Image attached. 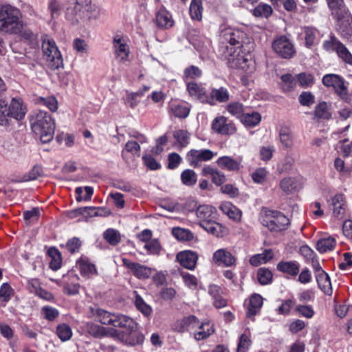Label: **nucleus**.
Wrapping results in <instances>:
<instances>
[{"instance_id": "f257e3e1", "label": "nucleus", "mask_w": 352, "mask_h": 352, "mask_svg": "<svg viewBox=\"0 0 352 352\" xmlns=\"http://www.w3.org/2000/svg\"><path fill=\"white\" fill-rule=\"evenodd\" d=\"M250 38L246 33L239 29L225 25L220 27L219 52L228 61V67L252 73L254 69V61L250 54Z\"/></svg>"}, {"instance_id": "f03ea898", "label": "nucleus", "mask_w": 352, "mask_h": 352, "mask_svg": "<svg viewBox=\"0 0 352 352\" xmlns=\"http://www.w3.org/2000/svg\"><path fill=\"white\" fill-rule=\"evenodd\" d=\"M90 313L96 321L104 325H110L125 329L127 334H120L117 330L115 333L126 344L134 346L143 342L144 336L136 331L138 324L130 317L109 312L99 307H91Z\"/></svg>"}, {"instance_id": "7ed1b4c3", "label": "nucleus", "mask_w": 352, "mask_h": 352, "mask_svg": "<svg viewBox=\"0 0 352 352\" xmlns=\"http://www.w3.org/2000/svg\"><path fill=\"white\" fill-rule=\"evenodd\" d=\"M99 11L91 0H73L66 10L65 17L71 23L75 24L93 19H97Z\"/></svg>"}, {"instance_id": "20e7f679", "label": "nucleus", "mask_w": 352, "mask_h": 352, "mask_svg": "<svg viewBox=\"0 0 352 352\" xmlns=\"http://www.w3.org/2000/svg\"><path fill=\"white\" fill-rule=\"evenodd\" d=\"M30 122L32 131L39 135L43 143H48L53 139L55 122L47 112L34 111L31 116Z\"/></svg>"}, {"instance_id": "39448f33", "label": "nucleus", "mask_w": 352, "mask_h": 352, "mask_svg": "<svg viewBox=\"0 0 352 352\" xmlns=\"http://www.w3.org/2000/svg\"><path fill=\"white\" fill-rule=\"evenodd\" d=\"M20 10L10 5L1 6L0 34H17L21 28Z\"/></svg>"}, {"instance_id": "423d86ee", "label": "nucleus", "mask_w": 352, "mask_h": 352, "mask_svg": "<svg viewBox=\"0 0 352 352\" xmlns=\"http://www.w3.org/2000/svg\"><path fill=\"white\" fill-rule=\"evenodd\" d=\"M26 111V107L20 98H12L9 105L4 100H0V125H9L10 118L22 120Z\"/></svg>"}, {"instance_id": "0eeeda50", "label": "nucleus", "mask_w": 352, "mask_h": 352, "mask_svg": "<svg viewBox=\"0 0 352 352\" xmlns=\"http://www.w3.org/2000/svg\"><path fill=\"white\" fill-rule=\"evenodd\" d=\"M259 220L263 226L274 232L285 230L289 225V220L285 214L273 210H262Z\"/></svg>"}, {"instance_id": "6e6552de", "label": "nucleus", "mask_w": 352, "mask_h": 352, "mask_svg": "<svg viewBox=\"0 0 352 352\" xmlns=\"http://www.w3.org/2000/svg\"><path fill=\"white\" fill-rule=\"evenodd\" d=\"M42 50L48 68L55 70L63 66V58L55 41L47 35L42 37Z\"/></svg>"}, {"instance_id": "1a4fd4ad", "label": "nucleus", "mask_w": 352, "mask_h": 352, "mask_svg": "<svg viewBox=\"0 0 352 352\" xmlns=\"http://www.w3.org/2000/svg\"><path fill=\"white\" fill-rule=\"evenodd\" d=\"M322 47L328 52H335L344 63L352 66V54L334 35H331L329 39L324 41Z\"/></svg>"}, {"instance_id": "9d476101", "label": "nucleus", "mask_w": 352, "mask_h": 352, "mask_svg": "<svg viewBox=\"0 0 352 352\" xmlns=\"http://www.w3.org/2000/svg\"><path fill=\"white\" fill-rule=\"evenodd\" d=\"M216 155L217 153L208 148L190 149L186 153V160L190 166L199 168L203 163L212 160Z\"/></svg>"}, {"instance_id": "9b49d317", "label": "nucleus", "mask_w": 352, "mask_h": 352, "mask_svg": "<svg viewBox=\"0 0 352 352\" xmlns=\"http://www.w3.org/2000/svg\"><path fill=\"white\" fill-rule=\"evenodd\" d=\"M272 49L280 57L285 59L292 58L296 53L294 43L284 35L275 38L272 43Z\"/></svg>"}, {"instance_id": "f8f14e48", "label": "nucleus", "mask_w": 352, "mask_h": 352, "mask_svg": "<svg viewBox=\"0 0 352 352\" xmlns=\"http://www.w3.org/2000/svg\"><path fill=\"white\" fill-rule=\"evenodd\" d=\"M322 83L326 87H332L335 92L343 100L349 98L348 89L345 85L344 79L337 74H326L322 78Z\"/></svg>"}, {"instance_id": "ddd939ff", "label": "nucleus", "mask_w": 352, "mask_h": 352, "mask_svg": "<svg viewBox=\"0 0 352 352\" xmlns=\"http://www.w3.org/2000/svg\"><path fill=\"white\" fill-rule=\"evenodd\" d=\"M113 50L115 58L120 63L129 60L130 47L126 41L120 35H116L113 39Z\"/></svg>"}, {"instance_id": "4468645a", "label": "nucleus", "mask_w": 352, "mask_h": 352, "mask_svg": "<svg viewBox=\"0 0 352 352\" xmlns=\"http://www.w3.org/2000/svg\"><path fill=\"white\" fill-rule=\"evenodd\" d=\"M329 203L333 217L338 219H343L347 208L346 201L344 195L341 193L335 195L329 201Z\"/></svg>"}, {"instance_id": "2eb2a0df", "label": "nucleus", "mask_w": 352, "mask_h": 352, "mask_svg": "<svg viewBox=\"0 0 352 352\" xmlns=\"http://www.w3.org/2000/svg\"><path fill=\"white\" fill-rule=\"evenodd\" d=\"M212 128L221 135H232L236 131L234 124L224 116L217 117L212 122Z\"/></svg>"}, {"instance_id": "dca6fc26", "label": "nucleus", "mask_w": 352, "mask_h": 352, "mask_svg": "<svg viewBox=\"0 0 352 352\" xmlns=\"http://www.w3.org/2000/svg\"><path fill=\"white\" fill-rule=\"evenodd\" d=\"M63 291L68 295H76L79 292V277L74 272H69L63 276L60 280Z\"/></svg>"}, {"instance_id": "f3484780", "label": "nucleus", "mask_w": 352, "mask_h": 352, "mask_svg": "<svg viewBox=\"0 0 352 352\" xmlns=\"http://www.w3.org/2000/svg\"><path fill=\"white\" fill-rule=\"evenodd\" d=\"M214 263L226 267L236 265V258L227 249L221 248L215 251L212 256Z\"/></svg>"}, {"instance_id": "a211bd4d", "label": "nucleus", "mask_w": 352, "mask_h": 352, "mask_svg": "<svg viewBox=\"0 0 352 352\" xmlns=\"http://www.w3.org/2000/svg\"><path fill=\"white\" fill-rule=\"evenodd\" d=\"M230 100V93L227 88H211L208 92L206 104L214 106L217 103L227 102Z\"/></svg>"}, {"instance_id": "6ab92c4d", "label": "nucleus", "mask_w": 352, "mask_h": 352, "mask_svg": "<svg viewBox=\"0 0 352 352\" xmlns=\"http://www.w3.org/2000/svg\"><path fill=\"white\" fill-rule=\"evenodd\" d=\"M122 263L139 279L148 278L152 274L151 268L146 265L132 262L125 258L122 259Z\"/></svg>"}, {"instance_id": "aec40b11", "label": "nucleus", "mask_w": 352, "mask_h": 352, "mask_svg": "<svg viewBox=\"0 0 352 352\" xmlns=\"http://www.w3.org/2000/svg\"><path fill=\"white\" fill-rule=\"evenodd\" d=\"M196 216L199 220V225L210 223L217 219V212L214 207L210 205H202L197 207Z\"/></svg>"}, {"instance_id": "412c9836", "label": "nucleus", "mask_w": 352, "mask_h": 352, "mask_svg": "<svg viewBox=\"0 0 352 352\" xmlns=\"http://www.w3.org/2000/svg\"><path fill=\"white\" fill-rule=\"evenodd\" d=\"M76 266L84 278H91L98 274L96 265L86 256H80L76 261Z\"/></svg>"}, {"instance_id": "4be33fe9", "label": "nucleus", "mask_w": 352, "mask_h": 352, "mask_svg": "<svg viewBox=\"0 0 352 352\" xmlns=\"http://www.w3.org/2000/svg\"><path fill=\"white\" fill-rule=\"evenodd\" d=\"M198 324V318L193 315H190L175 322L172 325V329L176 332L183 333L195 329Z\"/></svg>"}, {"instance_id": "5701e85b", "label": "nucleus", "mask_w": 352, "mask_h": 352, "mask_svg": "<svg viewBox=\"0 0 352 352\" xmlns=\"http://www.w3.org/2000/svg\"><path fill=\"white\" fill-rule=\"evenodd\" d=\"M177 260L179 264L190 270L195 269L198 260V254L191 250L179 252L177 254Z\"/></svg>"}, {"instance_id": "b1692460", "label": "nucleus", "mask_w": 352, "mask_h": 352, "mask_svg": "<svg viewBox=\"0 0 352 352\" xmlns=\"http://www.w3.org/2000/svg\"><path fill=\"white\" fill-rule=\"evenodd\" d=\"M241 162V157L234 159L230 156L225 155L219 157L216 161V163L217 166L223 170L238 172L242 167Z\"/></svg>"}, {"instance_id": "393cba45", "label": "nucleus", "mask_w": 352, "mask_h": 352, "mask_svg": "<svg viewBox=\"0 0 352 352\" xmlns=\"http://www.w3.org/2000/svg\"><path fill=\"white\" fill-rule=\"evenodd\" d=\"M186 89L190 96L193 99L206 104L208 91L202 84H198L195 82H187Z\"/></svg>"}, {"instance_id": "a878e982", "label": "nucleus", "mask_w": 352, "mask_h": 352, "mask_svg": "<svg viewBox=\"0 0 352 352\" xmlns=\"http://www.w3.org/2000/svg\"><path fill=\"white\" fill-rule=\"evenodd\" d=\"M336 19L338 21V30L340 35L348 40L351 39L352 38V16L350 12L347 13V16Z\"/></svg>"}, {"instance_id": "bb28decb", "label": "nucleus", "mask_w": 352, "mask_h": 352, "mask_svg": "<svg viewBox=\"0 0 352 352\" xmlns=\"http://www.w3.org/2000/svg\"><path fill=\"white\" fill-rule=\"evenodd\" d=\"M155 21L157 26L161 28L168 29L174 25L171 14L163 6L156 13Z\"/></svg>"}, {"instance_id": "cd10ccee", "label": "nucleus", "mask_w": 352, "mask_h": 352, "mask_svg": "<svg viewBox=\"0 0 352 352\" xmlns=\"http://www.w3.org/2000/svg\"><path fill=\"white\" fill-rule=\"evenodd\" d=\"M276 268L282 273L296 277L299 274L300 265L296 261H281L277 264Z\"/></svg>"}, {"instance_id": "c85d7f7f", "label": "nucleus", "mask_w": 352, "mask_h": 352, "mask_svg": "<svg viewBox=\"0 0 352 352\" xmlns=\"http://www.w3.org/2000/svg\"><path fill=\"white\" fill-rule=\"evenodd\" d=\"M197 327L198 329L194 332V338L198 341L205 340L214 333V324L209 321L199 322Z\"/></svg>"}, {"instance_id": "c756f323", "label": "nucleus", "mask_w": 352, "mask_h": 352, "mask_svg": "<svg viewBox=\"0 0 352 352\" xmlns=\"http://www.w3.org/2000/svg\"><path fill=\"white\" fill-rule=\"evenodd\" d=\"M327 1L332 16L336 19H342L347 16V13L349 12L343 0H327Z\"/></svg>"}, {"instance_id": "7c9ffc66", "label": "nucleus", "mask_w": 352, "mask_h": 352, "mask_svg": "<svg viewBox=\"0 0 352 352\" xmlns=\"http://www.w3.org/2000/svg\"><path fill=\"white\" fill-rule=\"evenodd\" d=\"M263 306V298L261 295L254 294L249 299L247 307L246 316L248 318L254 317L259 311Z\"/></svg>"}, {"instance_id": "2f4dec72", "label": "nucleus", "mask_w": 352, "mask_h": 352, "mask_svg": "<svg viewBox=\"0 0 352 352\" xmlns=\"http://www.w3.org/2000/svg\"><path fill=\"white\" fill-rule=\"evenodd\" d=\"M301 34L304 36L305 46L308 48H311L315 45L320 33L314 27L304 26L302 28Z\"/></svg>"}, {"instance_id": "473e14b6", "label": "nucleus", "mask_w": 352, "mask_h": 352, "mask_svg": "<svg viewBox=\"0 0 352 352\" xmlns=\"http://www.w3.org/2000/svg\"><path fill=\"white\" fill-rule=\"evenodd\" d=\"M220 210L226 214L230 219L235 221H239L241 218L242 212L229 201L222 202L219 207Z\"/></svg>"}, {"instance_id": "72a5a7b5", "label": "nucleus", "mask_w": 352, "mask_h": 352, "mask_svg": "<svg viewBox=\"0 0 352 352\" xmlns=\"http://www.w3.org/2000/svg\"><path fill=\"white\" fill-rule=\"evenodd\" d=\"M274 257V253L271 249H267L261 254H254L250 258L251 265L257 267L272 260Z\"/></svg>"}, {"instance_id": "f704fd0d", "label": "nucleus", "mask_w": 352, "mask_h": 352, "mask_svg": "<svg viewBox=\"0 0 352 352\" xmlns=\"http://www.w3.org/2000/svg\"><path fill=\"white\" fill-rule=\"evenodd\" d=\"M279 139L283 146L291 148L294 145V135L290 128L282 126L279 131Z\"/></svg>"}, {"instance_id": "c9c22d12", "label": "nucleus", "mask_w": 352, "mask_h": 352, "mask_svg": "<svg viewBox=\"0 0 352 352\" xmlns=\"http://www.w3.org/2000/svg\"><path fill=\"white\" fill-rule=\"evenodd\" d=\"M171 113L177 118H185L190 113V108L186 104L172 102L170 104Z\"/></svg>"}, {"instance_id": "e433bc0d", "label": "nucleus", "mask_w": 352, "mask_h": 352, "mask_svg": "<svg viewBox=\"0 0 352 352\" xmlns=\"http://www.w3.org/2000/svg\"><path fill=\"white\" fill-rule=\"evenodd\" d=\"M336 245V240L333 236L323 237L318 241L316 249L320 253H325L333 250Z\"/></svg>"}, {"instance_id": "4c0bfd02", "label": "nucleus", "mask_w": 352, "mask_h": 352, "mask_svg": "<svg viewBox=\"0 0 352 352\" xmlns=\"http://www.w3.org/2000/svg\"><path fill=\"white\" fill-rule=\"evenodd\" d=\"M261 120V116L258 112L245 111V114L241 118V122L246 126L254 127L258 125Z\"/></svg>"}, {"instance_id": "58836bf2", "label": "nucleus", "mask_w": 352, "mask_h": 352, "mask_svg": "<svg viewBox=\"0 0 352 352\" xmlns=\"http://www.w3.org/2000/svg\"><path fill=\"white\" fill-rule=\"evenodd\" d=\"M207 232L217 236L221 237L225 234V228L215 221L203 224L201 226Z\"/></svg>"}, {"instance_id": "ea45409f", "label": "nucleus", "mask_w": 352, "mask_h": 352, "mask_svg": "<svg viewBox=\"0 0 352 352\" xmlns=\"http://www.w3.org/2000/svg\"><path fill=\"white\" fill-rule=\"evenodd\" d=\"M251 12L256 17L267 19L272 15L273 10L271 6L267 3H260L251 11Z\"/></svg>"}, {"instance_id": "a19ab883", "label": "nucleus", "mask_w": 352, "mask_h": 352, "mask_svg": "<svg viewBox=\"0 0 352 352\" xmlns=\"http://www.w3.org/2000/svg\"><path fill=\"white\" fill-rule=\"evenodd\" d=\"M280 186L286 193H291L300 188V184L295 177H287L280 181Z\"/></svg>"}, {"instance_id": "79ce46f5", "label": "nucleus", "mask_w": 352, "mask_h": 352, "mask_svg": "<svg viewBox=\"0 0 352 352\" xmlns=\"http://www.w3.org/2000/svg\"><path fill=\"white\" fill-rule=\"evenodd\" d=\"M48 255L51 260L50 267L52 270H57L61 267L62 257L59 251L55 248H51L48 250Z\"/></svg>"}, {"instance_id": "37998d69", "label": "nucleus", "mask_w": 352, "mask_h": 352, "mask_svg": "<svg viewBox=\"0 0 352 352\" xmlns=\"http://www.w3.org/2000/svg\"><path fill=\"white\" fill-rule=\"evenodd\" d=\"M190 15L192 19L201 21L202 19V1L201 0H192L190 5Z\"/></svg>"}, {"instance_id": "c03bdc74", "label": "nucleus", "mask_w": 352, "mask_h": 352, "mask_svg": "<svg viewBox=\"0 0 352 352\" xmlns=\"http://www.w3.org/2000/svg\"><path fill=\"white\" fill-rule=\"evenodd\" d=\"M295 158L292 153H287L284 159L278 165L279 173H287L292 170L294 166Z\"/></svg>"}, {"instance_id": "a18cd8bd", "label": "nucleus", "mask_w": 352, "mask_h": 352, "mask_svg": "<svg viewBox=\"0 0 352 352\" xmlns=\"http://www.w3.org/2000/svg\"><path fill=\"white\" fill-rule=\"evenodd\" d=\"M172 234L181 241H190L194 239V234L190 230L179 227L173 228Z\"/></svg>"}, {"instance_id": "49530a36", "label": "nucleus", "mask_w": 352, "mask_h": 352, "mask_svg": "<svg viewBox=\"0 0 352 352\" xmlns=\"http://www.w3.org/2000/svg\"><path fill=\"white\" fill-rule=\"evenodd\" d=\"M318 287L325 294H329L331 290V284L329 275L324 272L316 276Z\"/></svg>"}, {"instance_id": "de8ad7c7", "label": "nucleus", "mask_w": 352, "mask_h": 352, "mask_svg": "<svg viewBox=\"0 0 352 352\" xmlns=\"http://www.w3.org/2000/svg\"><path fill=\"white\" fill-rule=\"evenodd\" d=\"M315 116L319 119L329 120L331 113L327 102H322L318 104L314 111Z\"/></svg>"}, {"instance_id": "09e8293b", "label": "nucleus", "mask_w": 352, "mask_h": 352, "mask_svg": "<svg viewBox=\"0 0 352 352\" xmlns=\"http://www.w3.org/2000/svg\"><path fill=\"white\" fill-rule=\"evenodd\" d=\"M226 110L233 116L241 120L242 116L245 114L246 109L244 106L237 102H231L226 107Z\"/></svg>"}, {"instance_id": "8fccbe9b", "label": "nucleus", "mask_w": 352, "mask_h": 352, "mask_svg": "<svg viewBox=\"0 0 352 352\" xmlns=\"http://www.w3.org/2000/svg\"><path fill=\"white\" fill-rule=\"evenodd\" d=\"M202 72L198 67L190 65L184 69L183 78L187 83L189 80L200 78Z\"/></svg>"}, {"instance_id": "3c124183", "label": "nucleus", "mask_w": 352, "mask_h": 352, "mask_svg": "<svg viewBox=\"0 0 352 352\" xmlns=\"http://www.w3.org/2000/svg\"><path fill=\"white\" fill-rule=\"evenodd\" d=\"M135 294H137L135 292ZM135 305L136 308L146 317H148L152 314V308L146 304L142 298L138 295H135Z\"/></svg>"}, {"instance_id": "603ef678", "label": "nucleus", "mask_w": 352, "mask_h": 352, "mask_svg": "<svg viewBox=\"0 0 352 352\" xmlns=\"http://www.w3.org/2000/svg\"><path fill=\"white\" fill-rule=\"evenodd\" d=\"M56 334L61 341L65 342L71 339L72 331L68 324L63 323L57 326Z\"/></svg>"}, {"instance_id": "864d4df0", "label": "nucleus", "mask_w": 352, "mask_h": 352, "mask_svg": "<svg viewBox=\"0 0 352 352\" xmlns=\"http://www.w3.org/2000/svg\"><path fill=\"white\" fill-rule=\"evenodd\" d=\"M86 331L95 338H101L106 334V329L97 324L88 322L85 327Z\"/></svg>"}, {"instance_id": "5fc2aeb1", "label": "nucleus", "mask_w": 352, "mask_h": 352, "mask_svg": "<svg viewBox=\"0 0 352 352\" xmlns=\"http://www.w3.org/2000/svg\"><path fill=\"white\" fill-rule=\"evenodd\" d=\"M294 312L297 315L309 319L311 318L315 314V311L312 306L301 304H296L294 307Z\"/></svg>"}, {"instance_id": "6e6d98bb", "label": "nucleus", "mask_w": 352, "mask_h": 352, "mask_svg": "<svg viewBox=\"0 0 352 352\" xmlns=\"http://www.w3.org/2000/svg\"><path fill=\"white\" fill-rule=\"evenodd\" d=\"M181 180L186 186H193L197 180V175L193 170L186 169L181 174Z\"/></svg>"}, {"instance_id": "4d7b16f0", "label": "nucleus", "mask_w": 352, "mask_h": 352, "mask_svg": "<svg viewBox=\"0 0 352 352\" xmlns=\"http://www.w3.org/2000/svg\"><path fill=\"white\" fill-rule=\"evenodd\" d=\"M103 237L111 245H118L121 240L119 232L111 228L103 233Z\"/></svg>"}, {"instance_id": "13d9d810", "label": "nucleus", "mask_w": 352, "mask_h": 352, "mask_svg": "<svg viewBox=\"0 0 352 352\" xmlns=\"http://www.w3.org/2000/svg\"><path fill=\"white\" fill-rule=\"evenodd\" d=\"M282 89L284 91H290L298 84L296 76L294 77L291 74H285L281 76Z\"/></svg>"}, {"instance_id": "bf43d9fd", "label": "nucleus", "mask_w": 352, "mask_h": 352, "mask_svg": "<svg viewBox=\"0 0 352 352\" xmlns=\"http://www.w3.org/2000/svg\"><path fill=\"white\" fill-rule=\"evenodd\" d=\"M257 279L261 285H267L272 282V273L265 267L260 268L257 272Z\"/></svg>"}, {"instance_id": "052dcab7", "label": "nucleus", "mask_w": 352, "mask_h": 352, "mask_svg": "<svg viewBox=\"0 0 352 352\" xmlns=\"http://www.w3.org/2000/svg\"><path fill=\"white\" fill-rule=\"evenodd\" d=\"M73 49L79 54H87L89 50V45L84 39L76 38L72 43Z\"/></svg>"}, {"instance_id": "680f3d73", "label": "nucleus", "mask_w": 352, "mask_h": 352, "mask_svg": "<svg viewBox=\"0 0 352 352\" xmlns=\"http://www.w3.org/2000/svg\"><path fill=\"white\" fill-rule=\"evenodd\" d=\"M296 305L295 300L292 299L285 300L282 302L281 305L278 308L277 312L278 314L289 315L292 308Z\"/></svg>"}, {"instance_id": "e2e57ef3", "label": "nucleus", "mask_w": 352, "mask_h": 352, "mask_svg": "<svg viewBox=\"0 0 352 352\" xmlns=\"http://www.w3.org/2000/svg\"><path fill=\"white\" fill-rule=\"evenodd\" d=\"M298 84L302 87H309L314 83V78L309 74L300 73L296 76Z\"/></svg>"}, {"instance_id": "0e129e2a", "label": "nucleus", "mask_w": 352, "mask_h": 352, "mask_svg": "<svg viewBox=\"0 0 352 352\" xmlns=\"http://www.w3.org/2000/svg\"><path fill=\"white\" fill-rule=\"evenodd\" d=\"M39 104L45 106L52 112H55L58 109V101L54 96L41 98Z\"/></svg>"}, {"instance_id": "69168bd1", "label": "nucleus", "mask_w": 352, "mask_h": 352, "mask_svg": "<svg viewBox=\"0 0 352 352\" xmlns=\"http://www.w3.org/2000/svg\"><path fill=\"white\" fill-rule=\"evenodd\" d=\"M80 246L81 241L77 237L70 239L65 245V249L72 254L78 252Z\"/></svg>"}, {"instance_id": "338daca9", "label": "nucleus", "mask_w": 352, "mask_h": 352, "mask_svg": "<svg viewBox=\"0 0 352 352\" xmlns=\"http://www.w3.org/2000/svg\"><path fill=\"white\" fill-rule=\"evenodd\" d=\"M175 139L183 147L187 146L189 142V135L184 130H178L174 133Z\"/></svg>"}, {"instance_id": "774afa93", "label": "nucleus", "mask_w": 352, "mask_h": 352, "mask_svg": "<svg viewBox=\"0 0 352 352\" xmlns=\"http://www.w3.org/2000/svg\"><path fill=\"white\" fill-rule=\"evenodd\" d=\"M144 164L150 170H155L160 168L161 165L151 155H145L142 157Z\"/></svg>"}]
</instances>
